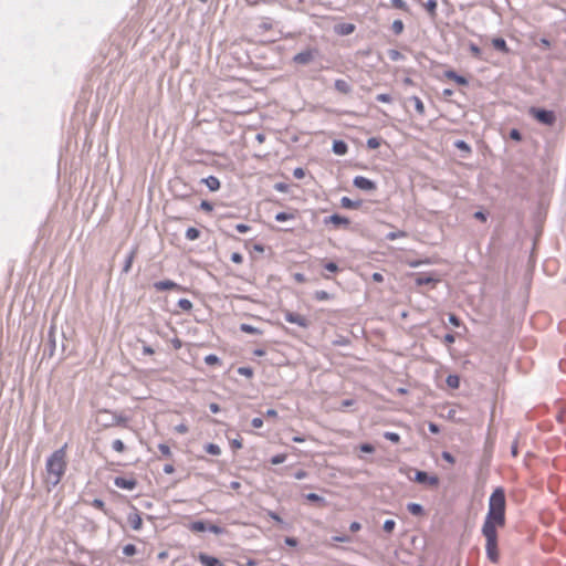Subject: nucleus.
<instances>
[{
    "mask_svg": "<svg viewBox=\"0 0 566 566\" xmlns=\"http://www.w3.org/2000/svg\"><path fill=\"white\" fill-rule=\"evenodd\" d=\"M505 492L496 488L489 499V510L482 525V530H496L505 525Z\"/></svg>",
    "mask_w": 566,
    "mask_h": 566,
    "instance_id": "obj_1",
    "label": "nucleus"
},
{
    "mask_svg": "<svg viewBox=\"0 0 566 566\" xmlns=\"http://www.w3.org/2000/svg\"><path fill=\"white\" fill-rule=\"evenodd\" d=\"M66 446L55 450L46 460V482L52 486H56L66 470Z\"/></svg>",
    "mask_w": 566,
    "mask_h": 566,
    "instance_id": "obj_2",
    "label": "nucleus"
},
{
    "mask_svg": "<svg viewBox=\"0 0 566 566\" xmlns=\"http://www.w3.org/2000/svg\"><path fill=\"white\" fill-rule=\"evenodd\" d=\"M481 532L486 539V556L493 564H496L499 562L497 532L496 530H481Z\"/></svg>",
    "mask_w": 566,
    "mask_h": 566,
    "instance_id": "obj_3",
    "label": "nucleus"
},
{
    "mask_svg": "<svg viewBox=\"0 0 566 566\" xmlns=\"http://www.w3.org/2000/svg\"><path fill=\"white\" fill-rule=\"evenodd\" d=\"M188 528L195 533H201L206 531H209L216 535H222L226 533L223 527L202 520L191 522Z\"/></svg>",
    "mask_w": 566,
    "mask_h": 566,
    "instance_id": "obj_4",
    "label": "nucleus"
},
{
    "mask_svg": "<svg viewBox=\"0 0 566 566\" xmlns=\"http://www.w3.org/2000/svg\"><path fill=\"white\" fill-rule=\"evenodd\" d=\"M530 113L533 115L534 118H536L539 123L544 125L552 126L556 120V116L553 111L532 107Z\"/></svg>",
    "mask_w": 566,
    "mask_h": 566,
    "instance_id": "obj_5",
    "label": "nucleus"
},
{
    "mask_svg": "<svg viewBox=\"0 0 566 566\" xmlns=\"http://www.w3.org/2000/svg\"><path fill=\"white\" fill-rule=\"evenodd\" d=\"M56 348V338H55V326L51 325L48 332V342L43 349V357L51 358L54 355Z\"/></svg>",
    "mask_w": 566,
    "mask_h": 566,
    "instance_id": "obj_6",
    "label": "nucleus"
},
{
    "mask_svg": "<svg viewBox=\"0 0 566 566\" xmlns=\"http://www.w3.org/2000/svg\"><path fill=\"white\" fill-rule=\"evenodd\" d=\"M284 319L303 328H307L310 326V321L305 316L291 311L284 312Z\"/></svg>",
    "mask_w": 566,
    "mask_h": 566,
    "instance_id": "obj_7",
    "label": "nucleus"
},
{
    "mask_svg": "<svg viewBox=\"0 0 566 566\" xmlns=\"http://www.w3.org/2000/svg\"><path fill=\"white\" fill-rule=\"evenodd\" d=\"M353 185L364 191H375L377 189V184L364 176H356Z\"/></svg>",
    "mask_w": 566,
    "mask_h": 566,
    "instance_id": "obj_8",
    "label": "nucleus"
},
{
    "mask_svg": "<svg viewBox=\"0 0 566 566\" xmlns=\"http://www.w3.org/2000/svg\"><path fill=\"white\" fill-rule=\"evenodd\" d=\"M316 50L307 49L294 55L293 62L300 65H307L314 61Z\"/></svg>",
    "mask_w": 566,
    "mask_h": 566,
    "instance_id": "obj_9",
    "label": "nucleus"
},
{
    "mask_svg": "<svg viewBox=\"0 0 566 566\" xmlns=\"http://www.w3.org/2000/svg\"><path fill=\"white\" fill-rule=\"evenodd\" d=\"M413 480L420 484H427L430 486H437L439 484V478L437 475H429L424 471H416Z\"/></svg>",
    "mask_w": 566,
    "mask_h": 566,
    "instance_id": "obj_10",
    "label": "nucleus"
},
{
    "mask_svg": "<svg viewBox=\"0 0 566 566\" xmlns=\"http://www.w3.org/2000/svg\"><path fill=\"white\" fill-rule=\"evenodd\" d=\"M114 484L119 489L132 491L137 486V480L134 478L116 476Z\"/></svg>",
    "mask_w": 566,
    "mask_h": 566,
    "instance_id": "obj_11",
    "label": "nucleus"
},
{
    "mask_svg": "<svg viewBox=\"0 0 566 566\" xmlns=\"http://www.w3.org/2000/svg\"><path fill=\"white\" fill-rule=\"evenodd\" d=\"M333 223L336 227L347 228L350 224V221L347 217L334 213L324 219V224Z\"/></svg>",
    "mask_w": 566,
    "mask_h": 566,
    "instance_id": "obj_12",
    "label": "nucleus"
},
{
    "mask_svg": "<svg viewBox=\"0 0 566 566\" xmlns=\"http://www.w3.org/2000/svg\"><path fill=\"white\" fill-rule=\"evenodd\" d=\"M198 560L202 566H224L220 559L217 557L210 556L206 553H200L198 555Z\"/></svg>",
    "mask_w": 566,
    "mask_h": 566,
    "instance_id": "obj_13",
    "label": "nucleus"
},
{
    "mask_svg": "<svg viewBox=\"0 0 566 566\" xmlns=\"http://www.w3.org/2000/svg\"><path fill=\"white\" fill-rule=\"evenodd\" d=\"M127 521L130 527L135 531H138L143 526V520L138 511L134 507V512L128 514Z\"/></svg>",
    "mask_w": 566,
    "mask_h": 566,
    "instance_id": "obj_14",
    "label": "nucleus"
},
{
    "mask_svg": "<svg viewBox=\"0 0 566 566\" xmlns=\"http://www.w3.org/2000/svg\"><path fill=\"white\" fill-rule=\"evenodd\" d=\"M438 282V279L433 277L428 273H418L415 279V283L417 286H422L427 284H434Z\"/></svg>",
    "mask_w": 566,
    "mask_h": 566,
    "instance_id": "obj_15",
    "label": "nucleus"
},
{
    "mask_svg": "<svg viewBox=\"0 0 566 566\" xmlns=\"http://www.w3.org/2000/svg\"><path fill=\"white\" fill-rule=\"evenodd\" d=\"M157 291L179 290L180 286L171 280H163L154 283Z\"/></svg>",
    "mask_w": 566,
    "mask_h": 566,
    "instance_id": "obj_16",
    "label": "nucleus"
},
{
    "mask_svg": "<svg viewBox=\"0 0 566 566\" xmlns=\"http://www.w3.org/2000/svg\"><path fill=\"white\" fill-rule=\"evenodd\" d=\"M334 87L337 92L342 94H349L353 90L352 85L347 81L342 78H337L335 81Z\"/></svg>",
    "mask_w": 566,
    "mask_h": 566,
    "instance_id": "obj_17",
    "label": "nucleus"
},
{
    "mask_svg": "<svg viewBox=\"0 0 566 566\" xmlns=\"http://www.w3.org/2000/svg\"><path fill=\"white\" fill-rule=\"evenodd\" d=\"M332 149H333L334 154H336L338 156H344L348 151V145L344 140L337 139V140L333 142Z\"/></svg>",
    "mask_w": 566,
    "mask_h": 566,
    "instance_id": "obj_18",
    "label": "nucleus"
},
{
    "mask_svg": "<svg viewBox=\"0 0 566 566\" xmlns=\"http://www.w3.org/2000/svg\"><path fill=\"white\" fill-rule=\"evenodd\" d=\"M444 76L449 80H453L459 85H468L469 84V81L464 76L459 75L457 72H454L452 70L446 71Z\"/></svg>",
    "mask_w": 566,
    "mask_h": 566,
    "instance_id": "obj_19",
    "label": "nucleus"
},
{
    "mask_svg": "<svg viewBox=\"0 0 566 566\" xmlns=\"http://www.w3.org/2000/svg\"><path fill=\"white\" fill-rule=\"evenodd\" d=\"M363 205L361 200H352L348 197H343L340 199V206L345 209H359Z\"/></svg>",
    "mask_w": 566,
    "mask_h": 566,
    "instance_id": "obj_20",
    "label": "nucleus"
},
{
    "mask_svg": "<svg viewBox=\"0 0 566 566\" xmlns=\"http://www.w3.org/2000/svg\"><path fill=\"white\" fill-rule=\"evenodd\" d=\"M137 254V248H133L132 251L127 254L124 266H123V273H128L132 269V264L134 262V259Z\"/></svg>",
    "mask_w": 566,
    "mask_h": 566,
    "instance_id": "obj_21",
    "label": "nucleus"
},
{
    "mask_svg": "<svg viewBox=\"0 0 566 566\" xmlns=\"http://www.w3.org/2000/svg\"><path fill=\"white\" fill-rule=\"evenodd\" d=\"M202 182L209 188L211 191H217L220 188V181L214 176H209L202 179Z\"/></svg>",
    "mask_w": 566,
    "mask_h": 566,
    "instance_id": "obj_22",
    "label": "nucleus"
},
{
    "mask_svg": "<svg viewBox=\"0 0 566 566\" xmlns=\"http://www.w3.org/2000/svg\"><path fill=\"white\" fill-rule=\"evenodd\" d=\"M423 6L427 12L429 13L430 18L434 19L437 17V1L427 0V2Z\"/></svg>",
    "mask_w": 566,
    "mask_h": 566,
    "instance_id": "obj_23",
    "label": "nucleus"
},
{
    "mask_svg": "<svg viewBox=\"0 0 566 566\" xmlns=\"http://www.w3.org/2000/svg\"><path fill=\"white\" fill-rule=\"evenodd\" d=\"M454 147L465 154L463 157H467L468 155L471 154L470 145L467 142L462 140V139L455 140L454 142Z\"/></svg>",
    "mask_w": 566,
    "mask_h": 566,
    "instance_id": "obj_24",
    "label": "nucleus"
},
{
    "mask_svg": "<svg viewBox=\"0 0 566 566\" xmlns=\"http://www.w3.org/2000/svg\"><path fill=\"white\" fill-rule=\"evenodd\" d=\"M492 44H493V46H494L496 50H499V51H501V52L506 53V52L509 51L507 44H506L505 40H504V39H502V38H495V39H493Z\"/></svg>",
    "mask_w": 566,
    "mask_h": 566,
    "instance_id": "obj_25",
    "label": "nucleus"
},
{
    "mask_svg": "<svg viewBox=\"0 0 566 566\" xmlns=\"http://www.w3.org/2000/svg\"><path fill=\"white\" fill-rule=\"evenodd\" d=\"M407 510L412 514V515H421L423 513V507L421 504L419 503H408L407 505Z\"/></svg>",
    "mask_w": 566,
    "mask_h": 566,
    "instance_id": "obj_26",
    "label": "nucleus"
},
{
    "mask_svg": "<svg viewBox=\"0 0 566 566\" xmlns=\"http://www.w3.org/2000/svg\"><path fill=\"white\" fill-rule=\"evenodd\" d=\"M293 219H295V214L293 212L281 211L275 214V220L277 222H285L287 220H293Z\"/></svg>",
    "mask_w": 566,
    "mask_h": 566,
    "instance_id": "obj_27",
    "label": "nucleus"
},
{
    "mask_svg": "<svg viewBox=\"0 0 566 566\" xmlns=\"http://www.w3.org/2000/svg\"><path fill=\"white\" fill-rule=\"evenodd\" d=\"M410 101L413 103L416 112L419 115H423L424 114V105H423L422 101L418 96L410 97Z\"/></svg>",
    "mask_w": 566,
    "mask_h": 566,
    "instance_id": "obj_28",
    "label": "nucleus"
},
{
    "mask_svg": "<svg viewBox=\"0 0 566 566\" xmlns=\"http://www.w3.org/2000/svg\"><path fill=\"white\" fill-rule=\"evenodd\" d=\"M185 237L189 241L197 240L200 237V231L197 228L190 227L186 230Z\"/></svg>",
    "mask_w": 566,
    "mask_h": 566,
    "instance_id": "obj_29",
    "label": "nucleus"
},
{
    "mask_svg": "<svg viewBox=\"0 0 566 566\" xmlns=\"http://www.w3.org/2000/svg\"><path fill=\"white\" fill-rule=\"evenodd\" d=\"M446 382L450 388L457 389L460 386V378L458 375H449L446 379Z\"/></svg>",
    "mask_w": 566,
    "mask_h": 566,
    "instance_id": "obj_30",
    "label": "nucleus"
},
{
    "mask_svg": "<svg viewBox=\"0 0 566 566\" xmlns=\"http://www.w3.org/2000/svg\"><path fill=\"white\" fill-rule=\"evenodd\" d=\"M305 499L310 502L318 503L319 505L326 504V500L316 493H308L305 495Z\"/></svg>",
    "mask_w": 566,
    "mask_h": 566,
    "instance_id": "obj_31",
    "label": "nucleus"
},
{
    "mask_svg": "<svg viewBox=\"0 0 566 566\" xmlns=\"http://www.w3.org/2000/svg\"><path fill=\"white\" fill-rule=\"evenodd\" d=\"M240 331L243 332V333H247V334H254V335H258V334H261V331L250 324H247V323H242L240 325Z\"/></svg>",
    "mask_w": 566,
    "mask_h": 566,
    "instance_id": "obj_32",
    "label": "nucleus"
},
{
    "mask_svg": "<svg viewBox=\"0 0 566 566\" xmlns=\"http://www.w3.org/2000/svg\"><path fill=\"white\" fill-rule=\"evenodd\" d=\"M354 30H355V25L354 24L344 23V24H340L338 33L342 34V35H348V34L353 33Z\"/></svg>",
    "mask_w": 566,
    "mask_h": 566,
    "instance_id": "obj_33",
    "label": "nucleus"
},
{
    "mask_svg": "<svg viewBox=\"0 0 566 566\" xmlns=\"http://www.w3.org/2000/svg\"><path fill=\"white\" fill-rule=\"evenodd\" d=\"M205 450L212 455H219L221 453V449L218 444L214 443H208L205 447Z\"/></svg>",
    "mask_w": 566,
    "mask_h": 566,
    "instance_id": "obj_34",
    "label": "nucleus"
},
{
    "mask_svg": "<svg viewBox=\"0 0 566 566\" xmlns=\"http://www.w3.org/2000/svg\"><path fill=\"white\" fill-rule=\"evenodd\" d=\"M205 363L209 366L221 365L220 358L214 354H209L205 357Z\"/></svg>",
    "mask_w": 566,
    "mask_h": 566,
    "instance_id": "obj_35",
    "label": "nucleus"
},
{
    "mask_svg": "<svg viewBox=\"0 0 566 566\" xmlns=\"http://www.w3.org/2000/svg\"><path fill=\"white\" fill-rule=\"evenodd\" d=\"M91 505L95 509H98L101 511L104 512V514H108V511L107 509L105 507V503L103 500L101 499H94L92 502H91Z\"/></svg>",
    "mask_w": 566,
    "mask_h": 566,
    "instance_id": "obj_36",
    "label": "nucleus"
},
{
    "mask_svg": "<svg viewBox=\"0 0 566 566\" xmlns=\"http://www.w3.org/2000/svg\"><path fill=\"white\" fill-rule=\"evenodd\" d=\"M403 22L401 20H395L391 24V30L395 34H400L403 31Z\"/></svg>",
    "mask_w": 566,
    "mask_h": 566,
    "instance_id": "obj_37",
    "label": "nucleus"
},
{
    "mask_svg": "<svg viewBox=\"0 0 566 566\" xmlns=\"http://www.w3.org/2000/svg\"><path fill=\"white\" fill-rule=\"evenodd\" d=\"M331 297H332V295L328 292L323 291V290L316 291L314 293V298L317 300V301H327Z\"/></svg>",
    "mask_w": 566,
    "mask_h": 566,
    "instance_id": "obj_38",
    "label": "nucleus"
},
{
    "mask_svg": "<svg viewBox=\"0 0 566 566\" xmlns=\"http://www.w3.org/2000/svg\"><path fill=\"white\" fill-rule=\"evenodd\" d=\"M178 306L182 310V311H190L192 308V303L190 300L188 298H180L178 301Z\"/></svg>",
    "mask_w": 566,
    "mask_h": 566,
    "instance_id": "obj_39",
    "label": "nucleus"
},
{
    "mask_svg": "<svg viewBox=\"0 0 566 566\" xmlns=\"http://www.w3.org/2000/svg\"><path fill=\"white\" fill-rule=\"evenodd\" d=\"M237 373L248 378H251L253 376V369L247 366L239 367Z\"/></svg>",
    "mask_w": 566,
    "mask_h": 566,
    "instance_id": "obj_40",
    "label": "nucleus"
},
{
    "mask_svg": "<svg viewBox=\"0 0 566 566\" xmlns=\"http://www.w3.org/2000/svg\"><path fill=\"white\" fill-rule=\"evenodd\" d=\"M127 422V418L122 416V415H117V413H113L112 415V424H126Z\"/></svg>",
    "mask_w": 566,
    "mask_h": 566,
    "instance_id": "obj_41",
    "label": "nucleus"
},
{
    "mask_svg": "<svg viewBox=\"0 0 566 566\" xmlns=\"http://www.w3.org/2000/svg\"><path fill=\"white\" fill-rule=\"evenodd\" d=\"M469 50L474 57L481 59L482 51L475 43L471 42L469 44Z\"/></svg>",
    "mask_w": 566,
    "mask_h": 566,
    "instance_id": "obj_42",
    "label": "nucleus"
},
{
    "mask_svg": "<svg viewBox=\"0 0 566 566\" xmlns=\"http://www.w3.org/2000/svg\"><path fill=\"white\" fill-rule=\"evenodd\" d=\"M137 552V548L133 544H127L123 547V554L125 556H134Z\"/></svg>",
    "mask_w": 566,
    "mask_h": 566,
    "instance_id": "obj_43",
    "label": "nucleus"
},
{
    "mask_svg": "<svg viewBox=\"0 0 566 566\" xmlns=\"http://www.w3.org/2000/svg\"><path fill=\"white\" fill-rule=\"evenodd\" d=\"M403 237H406L405 231H392V232H389L386 234V239L389 241H394L398 238H403Z\"/></svg>",
    "mask_w": 566,
    "mask_h": 566,
    "instance_id": "obj_44",
    "label": "nucleus"
},
{
    "mask_svg": "<svg viewBox=\"0 0 566 566\" xmlns=\"http://www.w3.org/2000/svg\"><path fill=\"white\" fill-rule=\"evenodd\" d=\"M388 56L391 61H400L403 59V55L395 49L388 50Z\"/></svg>",
    "mask_w": 566,
    "mask_h": 566,
    "instance_id": "obj_45",
    "label": "nucleus"
},
{
    "mask_svg": "<svg viewBox=\"0 0 566 566\" xmlns=\"http://www.w3.org/2000/svg\"><path fill=\"white\" fill-rule=\"evenodd\" d=\"M259 28L263 31L271 30L273 28L272 20L270 18H264L259 24Z\"/></svg>",
    "mask_w": 566,
    "mask_h": 566,
    "instance_id": "obj_46",
    "label": "nucleus"
},
{
    "mask_svg": "<svg viewBox=\"0 0 566 566\" xmlns=\"http://www.w3.org/2000/svg\"><path fill=\"white\" fill-rule=\"evenodd\" d=\"M384 437H385V439H387L394 443H397L400 440V436L397 432L387 431L384 433Z\"/></svg>",
    "mask_w": 566,
    "mask_h": 566,
    "instance_id": "obj_47",
    "label": "nucleus"
},
{
    "mask_svg": "<svg viewBox=\"0 0 566 566\" xmlns=\"http://www.w3.org/2000/svg\"><path fill=\"white\" fill-rule=\"evenodd\" d=\"M380 146V139L377 137H370L367 139V147L369 149H377Z\"/></svg>",
    "mask_w": 566,
    "mask_h": 566,
    "instance_id": "obj_48",
    "label": "nucleus"
},
{
    "mask_svg": "<svg viewBox=\"0 0 566 566\" xmlns=\"http://www.w3.org/2000/svg\"><path fill=\"white\" fill-rule=\"evenodd\" d=\"M138 343H140L143 346L142 349L144 355H153L155 353L154 348L150 345H148L145 340L138 339Z\"/></svg>",
    "mask_w": 566,
    "mask_h": 566,
    "instance_id": "obj_49",
    "label": "nucleus"
},
{
    "mask_svg": "<svg viewBox=\"0 0 566 566\" xmlns=\"http://www.w3.org/2000/svg\"><path fill=\"white\" fill-rule=\"evenodd\" d=\"M112 448L116 452H123L125 450V444H124V442L120 439H116V440L113 441Z\"/></svg>",
    "mask_w": 566,
    "mask_h": 566,
    "instance_id": "obj_50",
    "label": "nucleus"
},
{
    "mask_svg": "<svg viewBox=\"0 0 566 566\" xmlns=\"http://www.w3.org/2000/svg\"><path fill=\"white\" fill-rule=\"evenodd\" d=\"M158 449H159V451L161 452V454H163L164 457H166V458L171 457V450H170V448H169V446H168V444H166V443H160V444L158 446Z\"/></svg>",
    "mask_w": 566,
    "mask_h": 566,
    "instance_id": "obj_51",
    "label": "nucleus"
},
{
    "mask_svg": "<svg viewBox=\"0 0 566 566\" xmlns=\"http://www.w3.org/2000/svg\"><path fill=\"white\" fill-rule=\"evenodd\" d=\"M286 459V454L284 453H279V454H275L271 458V463L272 464H281L285 461Z\"/></svg>",
    "mask_w": 566,
    "mask_h": 566,
    "instance_id": "obj_52",
    "label": "nucleus"
},
{
    "mask_svg": "<svg viewBox=\"0 0 566 566\" xmlns=\"http://www.w3.org/2000/svg\"><path fill=\"white\" fill-rule=\"evenodd\" d=\"M396 522L394 520H386L384 523V531L387 533H391L395 530Z\"/></svg>",
    "mask_w": 566,
    "mask_h": 566,
    "instance_id": "obj_53",
    "label": "nucleus"
},
{
    "mask_svg": "<svg viewBox=\"0 0 566 566\" xmlns=\"http://www.w3.org/2000/svg\"><path fill=\"white\" fill-rule=\"evenodd\" d=\"M376 99L380 103H391L392 102V97L390 94H387V93H381V94H378L376 96Z\"/></svg>",
    "mask_w": 566,
    "mask_h": 566,
    "instance_id": "obj_54",
    "label": "nucleus"
},
{
    "mask_svg": "<svg viewBox=\"0 0 566 566\" xmlns=\"http://www.w3.org/2000/svg\"><path fill=\"white\" fill-rule=\"evenodd\" d=\"M391 1V4L396 8V9H400V10H406L407 9V3L405 0H390Z\"/></svg>",
    "mask_w": 566,
    "mask_h": 566,
    "instance_id": "obj_55",
    "label": "nucleus"
},
{
    "mask_svg": "<svg viewBox=\"0 0 566 566\" xmlns=\"http://www.w3.org/2000/svg\"><path fill=\"white\" fill-rule=\"evenodd\" d=\"M324 269L327 270L328 272L335 273L338 271V265L335 262L331 261L324 264Z\"/></svg>",
    "mask_w": 566,
    "mask_h": 566,
    "instance_id": "obj_56",
    "label": "nucleus"
},
{
    "mask_svg": "<svg viewBox=\"0 0 566 566\" xmlns=\"http://www.w3.org/2000/svg\"><path fill=\"white\" fill-rule=\"evenodd\" d=\"M510 137L513 139V140H516V142H520L522 140V134L518 129L516 128H513L511 129L510 132Z\"/></svg>",
    "mask_w": 566,
    "mask_h": 566,
    "instance_id": "obj_57",
    "label": "nucleus"
},
{
    "mask_svg": "<svg viewBox=\"0 0 566 566\" xmlns=\"http://www.w3.org/2000/svg\"><path fill=\"white\" fill-rule=\"evenodd\" d=\"M250 226L245 224V223H239L235 226V230L239 232V233H247L248 231H250Z\"/></svg>",
    "mask_w": 566,
    "mask_h": 566,
    "instance_id": "obj_58",
    "label": "nucleus"
},
{
    "mask_svg": "<svg viewBox=\"0 0 566 566\" xmlns=\"http://www.w3.org/2000/svg\"><path fill=\"white\" fill-rule=\"evenodd\" d=\"M274 189L280 191V192H287L289 185H286L284 182H277V184L274 185Z\"/></svg>",
    "mask_w": 566,
    "mask_h": 566,
    "instance_id": "obj_59",
    "label": "nucleus"
},
{
    "mask_svg": "<svg viewBox=\"0 0 566 566\" xmlns=\"http://www.w3.org/2000/svg\"><path fill=\"white\" fill-rule=\"evenodd\" d=\"M293 176L296 179H302L305 176V170L301 167H297L293 170Z\"/></svg>",
    "mask_w": 566,
    "mask_h": 566,
    "instance_id": "obj_60",
    "label": "nucleus"
},
{
    "mask_svg": "<svg viewBox=\"0 0 566 566\" xmlns=\"http://www.w3.org/2000/svg\"><path fill=\"white\" fill-rule=\"evenodd\" d=\"M448 319H449V323L452 324L453 326L458 327L461 324L460 318L454 314H450Z\"/></svg>",
    "mask_w": 566,
    "mask_h": 566,
    "instance_id": "obj_61",
    "label": "nucleus"
},
{
    "mask_svg": "<svg viewBox=\"0 0 566 566\" xmlns=\"http://www.w3.org/2000/svg\"><path fill=\"white\" fill-rule=\"evenodd\" d=\"M231 261H232L233 263H242V261H243V256H242V254H241V253H239V252H233V253L231 254Z\"/></svg>",
    "mask_w": 566,
    "mask_h": 566,
    "instance_id": "obj_62",
    "label": "nucleus"
},
{
    "mask_svg": "<svg viewBox=\"0 0 566 566\" xmlns=\"http://www.w3.org/2000/svg\"><path fill=\"white\" fill-rule=\"evenodd\" d=\"M442 459L452 464L455 462L454 457L448 451L442 452Z\"/></svg>",
    "mask_w": 566,
    "mask_h": 566,
    "instance_id": "obj_63",
    "label": "nucleus"
},
{
    "mask_svg": "<svg viewBox=\"0 0 566 566\" xmlns=\"http://www.w3.org/2000/svg\"><path fill=\"white\" fill-rule=\"evenodd\" d=\"M360 450H361L363 452H366V453H371V452H374V451H375V448H374V446H371L370 443H363V444L360 446Z\"/></svg>",
    "mask_w": 566,
    "mask_h": 566,
    "instance_id": "obj_64",
    "label": "nucleus"
}]
</instances>
